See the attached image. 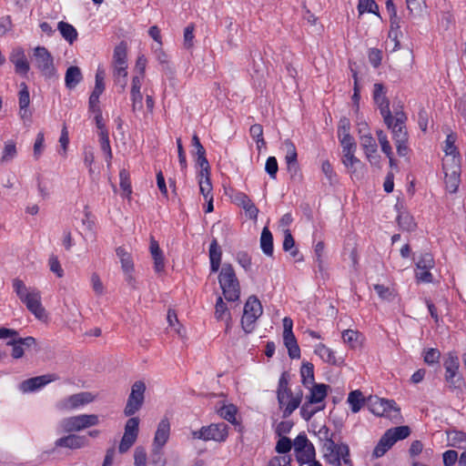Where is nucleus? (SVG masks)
<instances>
[{
  "instance_id": "nucleus-15",
  "label": "nucleus",
  "mask_w": 466,
  "mask_h": 466,
  "mask_svg": "<svg viewBox=\"0 0 466 466\" xmlns=\"http://www.w3.org/2000/svg\"><path fill=\"white\" fill-rule=\"evenodd\" d=\"M57 377L56 374L36 376L22 381L20 384V390L23 392H32L45 387L52 381H55Z\"/></svg>"
},
{
  "instance_id": "nucleus-24",
  "label": "nucleus",
  "mask_w": 466,
  "mask_h": 466,
  "mask_svg": "<svg viewBox=\"0 0 466 466\" xmlns=\"http://www.w3.org/2000/svg\"><path fill=\"white\" fill-rule=\"evenodd\" d=\"M83 79L81 70L78 66H71L66 69L65 84L68 89H74Z\"/></svg>"
},
{
  "instance_id": "nucleus-10",
  "label": "nucleus",
  "mask_w": 466,
  "mask_h": 466,
  "mask_svg": "<svg viewBox=\"0 0 466 466\" xmlns=\"http://www.w3.org/2000/svg\"><path fill=\"white\" fill-rule=\"evenodd\" d=\"M434 265V258L431 253L421 254L416 262L415 276L417 280L424 283L432 282L433 277L431 269Z\"/></svg>"
},
{
  "instance_id": "nucleus-53",
  "label": "nucleus",
  "mask_w": 466,
  "mask_h": 466,
  "mask_svg": "<svg viewBox=\"0 0 466 466\" xmlns=\"http://www.w3.org/2000/svg\"><path fill=\"white\" fill-rule=\"evenodd\" d=\"M18 103L19 108L24 109L25 107H28L30 104V94L28 87L25 83L20 84V91L18 93Z\"/></svg>"
},
{
  "instance_id": "nucleus-5",
  "label": "nucleus",
  "mask_w": 466,
  "mask_h": 466,
  "mask_svg": "<svg viewBox=\"0 0 466 466\" xmlns=\"http://www.w3.org/2000/svg\"><path fill=\"white\" fill-rule=\"evenodd\" d=\"M32 60L45 77L51 78L56 75L53 56L45 46L34 48Z\"/></svg>"
},
{
  "instance_id": "nucleus-28",
  "label": "nucleus",
  "mask_w": 466,
  "mask_h": 466,
  "mask_svg": "<svg viewBox=\"0 0 466 466\" xmlns=\"http://www.w3.org/2000/svg\"><path fill=\"white\" fill-rule=\"evenodd\" d=\"M394 444L395 442L391 440V436L385 432L375 446L373 456L376 458L382 457Z\"/></svg>"
},
{
  "instance_id": "nucleus-48",
  "label": "nucleus",
  "mask_w": 466,
  "mask_h": 466,
  "mask_svg": "<svg viewBox=\"0 0 466 466\" xmlns=\"http://www.w3.org/2000/svg\"><path fill=\"white\" fill-rule=\"evenodd\" d=\"M283 249L285 251H289L292 258H296L299 255V249L295 248V240L289 229L285 231Z\"/></svg>"
},
{
  "instance_id": "nucleus-40",
  "label": "nucleus",
  "mask_w": 466,
  "mask_h": 466,
  "mask_svg": "<svg viewBox=\"0 0 466 466\" xmlns=\"http://www.w3.org/2000/svg\"><path fill=\"white\" fill-rule=\"evenodd\" d=\"M295 454L299 466H303L304 464H308L316 460V450L314 446L307 448L303 451Z\"/></svg>"
},
{
  "instance_id": "nucleus-17",
  "label": "nucleus",
  "mask_w": 466,
  "mask_h": 466,
  "mask_svg": "<svg viewBox=\"0 0 466 466\" xmlns=\"http://www.w3.org/2000/svg\"><path fill=\"white\" fill-rule=\"evenodd\" d=\"M360 145L370 164L377 165L380 161V156L377 155V143L370 134L360 137Z\"/></svg>"
},
{
  "instance_id": "nucleus-6",
  "label": "nucleus",
  "mask_w": 466,
  "mask_h": 466,
  "mask_svg": "<svg viewBox=\"0 0 466 466\" xmlns=\"http://www.w3.org/2000/svg\"><path fill=\"white\" fill-rule=\"evenodd\" d=\"M385 125L391 130L394 142L408 140L409 136L406 128L407 116L402 110L395 111L394 116L390 118H383Z\"/></svg>"
},
{
  "instance_id": "nucleus-30",
  "label": "nucleus",
  "mask_w": 466,
  "mask_h": 466,
  "mask_svg": "<svg viewBox=\"0 0 466 466\" xmlns=\"http://www.w3.org/2000/svg\"><path fill=\"white\" fill-rule=\"evenodd\" d=\"M301 382L305 387L315 383L314 365L311 362L305 361L300 368Z\"/></svg>"
},
{
  "instance_id": "nucleus-60",
  "label": "nucleus",
  "mask_w": 466,
  "mask_h": 466,
  "mask_svg": "<svg viewBox=\"0 0 466 466\" xmlns=\"http://www.w3.org/2000/svg\"><path fill=\"white\" fill-rule=\"evenodd\" d=\"M378 140L380 144L381 150L386 156L393 155L392 148L388 140L386 134L382 130L377 131Z\"/></svg>"
},
{
  "instance_id": "nucleus-33",
  "label": "nucleus",
  "mask_w": 466,
  "mask_h": 466,
  "mask_svg": "<svg viewBox=\"0 0 466 466\" xmlns=\"http://www.w3.org/2000/svg\"><path fill=\"white\" fill-rule=\"evenodd\" d=\"M442 168L444 173L461 172V157L460 155L446 156L442 160Z\"/></svg>"
},
{
  "instance_id": "nucleus-50",
  "label": "nucleus",
  "mask_w": 466,
  "mask_h": 466,
  "mask_svg": "<svg viewBox=\"0 0 466 466\" xmlns=\"http://www.w3.org/2000/svg\"><path fill=\"white\" fill-rule=\"evenodd\" d=\"M295 453L303 451L305 449L314 446L304 432L299 433L292 442Z\"/></svg>"
},
{
  "instance_id": "nucleus-21",
  "label": "nucleus",
  "mask_w": 466,
  "mask_h": 466,
  "mask_svg": "<svg viewBox=\"0 0 466 466\" xmlns=\"http://www.w3.org/2000/svg\"><path fill=\"white\" fill-rule=\"evenodd\" d=\"M210 270L212 273L218 271L221 264L222 250L216 238H213L209 245Z\"/></svg>"
},
{
  "instance_id": "nucleus-8",
  "label": "nucleus",
  "mask_w": 466,
  "mask_h": 466,
  "mask_svg": "<svg viewBox=\"0 0 466 466\" xmlns=\"http://www.w3.org/2000/svg\"><path fill=\"white\" fill-rule=\"evenodd\" d=\"M146 384L142 380H137L131 388L124 413L130 417L137 412L143 406L145 400Z\"/></svg>"
},
{
  "instance_id": "nucleus-46",
  "label": "nucleus",
  "mask_w": 466,
  "mask_h": 466,
  "mask_svg": "<svg viewBox=\"0 0 466 466\" xmlns=\"http://www.w3.org/2000/svg\"><path fill=\"white\" fill-rule=\"evenodd\" d=\"M138 431L139 419L137 417H132L126 422L124 436L137 438Z\"/></svg>"
},
{
  "instance_id": "nucleus-31",
  "label": "nucleus",
  "mask_w": 466,
  "mask_h": 466,
  "mask_svg": "<svg viewBox=\"0 0 466 466\" xmlns=\"http://www.w3.org/2000/svg\"><path fill=\"white\" fill-rule=\"evenodd\" d=\"M260 248L265 255L272 256V254H273V236L270 232V230L267 227H265L261 232Z\"/></svg>"
},
{
  "instance_id": "nucleus-52",
  "label": "nucleus",
  "mask_w": 466,
  "mask_h": 466,
  "mask_svg": "<svg viewBox=\"0 0 466 466\" xmlns=\"http://www.w3.org/2000/svg\"><path fill=\"white\" fill-rule=\"evenodd\" d=\"M292 446L293 444L291 440L286 436H282L277 441L275 451L279 454L289 455V452L291 451Z\"/></svg>"
},
{
  "instance_id": "nucleus-13",
  "label": "nucleus",
  "mask_w": 466,
  "mask_h": 466,
  "mask_svg": "<svg viewBox=\"0 0 466 466\" xmlns=\"http://www.w3.org/2000/svg\"><path fill=\"white\" fill-rule=\"evenodd\" d=\"M89 441L85 435H76L68 433L66 436H63L55 441L56 448H67L70 450H79L88 446Z\"/></svg>"
},
{
  "instance_id": "nucleus-62",
  "label": "nucleus",
  "mask_w": 466,
  "mask_h": 466,
  "mask_svg": "<svg viewBox=\"0 0 466 466\" xmlns=\"http://www.w3.org/2000/svg\"><path fill=\"white\" fill-rule=\"evenodd\" d=\"M163 447L153 446L151 451V463L156 466H164L166 464V460L163 457Z\"/></svg>"
},
{
  "instance_id": "nucleus-37",
  "label": "nucleus",
  "mask_w": 466,
  "mask_h": 466,
  "mask_svg": "<svg viewBox=\"0 0 466 466\" xmlns=\"http://www.w3.org/2000/svg\"><path fill=\"white\" fill-rule=\"evenodd\" d=\"M215 318L217 320H224L225 319H231V313L228 310L227 304L224 302L222 297H218L215 305Z\"/></svg>"
},
{
  "instance_id": "nucleus-18",
  "label": "nucleus",
  "mask_w": 466,
  "mask_h": 466,
  "mask_svg": "<svg viewBox=\"0 0 466 466\" xmlns=\"http://www.w3.org/2000/svg\"><path fill=\"white\" fill-rule=\"evenodd\" d=\"M142 81V76H134L132 77L130 95L132 101V110L134 112L140 111L143 108V96L140 92Z\"/></svg>"
},
{
  "instance_id": "nucleus-36",
  "label": "nucleus",
  "mask_w": 466,
  "mask_h": 466,
  "mask_svg": "<svg viewBox=\"0 0 466 466\" xmlns=\"http://www.w3.org/2000/svg\"><path fill=\"white\" fill-rule=\"evenodd\" d=\"M315 353L319 355L323 361L329 364L336 365L338 363L334 351L324 344L320 343L317 345Z\"/></svg>"
},
{
  "instance_id": "nucleus-34",
  "label": "nucleus",
  "mask_w": 466,
  "mask_h": 466,
  "mask_svg": "<svg viewBox=\"0 0 466 466\" xmlns=\"http://www.w3.org/2000/svg\"><path fill=\"white\" fill-rule=\"evenodd\" d=\"M116 256L121 262V268L124 272H132L134 269V263L131 255L122 247L116 249Z\"/></svg>"
},
{
  "instance_id": "nucleus-4",
  "label": "nucleus",
  "mask_w": 466,
  "mask_h": 466,
  "mask_svg": "<svg viewBox=\"0 0 466 466\" xmlns=\"http://www.w3.org/2000/svg\"><path fill=\"white\" fill-rule=\"evenodd\" d=\"M262 312L263 309L259 299L256 296H250L244 305L241 318V326L245 333L248 334L254 330L255 323Z\"/></svg>"
},
{
  "instance_id": "nucleus-56",
  "label": "nucleus",
  "mask_w": 466,
  "mask_h": 466,
  "mask_svg": "<svg viewBox=\"0 0 466 466\" xmlns=\"http://www.w3.org/2000/svg\"><path fill=\"white\" fill-rule=\"evenodd\" d=\"M441 352L438 349L431 348L424 351L423 360L428 365H433L439 362Z\"/></svg>"
},
{
  "instance_id": "nucleus-32",
  "label": "nucleus",
  "mask_w": 466,
  "mask_h": 466,
  "mask_svg": "<svg viewBox=\"0 0 466 466\" xmlns=\"http://www.w3.org/2000/svg\"><path fill=\"white\" fill-rule=\"evenodd\" d=\"M17 156L16 144L14 140L10 139L5 142L0 163H8Z\"/></svg>"
},
{
  "instance_id": "nucleus-54",
  "label": "nucleus",
  "mask_w": 466,
  "mask_h": 466,
  "mask_svg": "<svg viewBox=\"0 0 466 466\" xmlns=\"http://www.w3.org/2000/svg\"><path fill=\"white\" fill-rule=\"evenodd\" d=\"M289 374L288 371H284L281 373L280 378L279 380L278 384V390H277V398L278 401L281 402V400L283 399V393L285 390L289 388Z\"/></svg>"
},
{
  "instance_id": "nucleus-49",
  "label": "nucleus",
  "mask_w": 466,
  "mask_h": 466,
  "mask_svg": "<svg viewBox=\"0 0 466 466\" xmlns=\"http://www.w3.org/2000/svg\"><path fill=\"white\" fill-rule=\"evenodd\" d=\"M249 134L256 140L258 149L266 145V141L263 138V127L260 124L252 125L249 128Z\"/></svg>"
},
{
  "instance_id": "nucleus-3",
  "label": "nucleus",
  "mask_w": 466,
  "mask_h": 466,
  "mask_svg": "<svg viewBox=\"0 0 466 466\" xmlns=\"http://www.w3.org/2000/svg\"><path fill=\"white\" fill-rule=\"evenodd\" d=\"M367 404L370 412L376 416L386 417L395 423L401 420L400 409L393 400L370 396L367 400Z\"/></svg>"
},
{
  "instance_id": "nucleus-63",
  "label": "nucleus",
  "mask_w": 466,
  "mask_h": 466,
  "mask_svg": "<svg viewBox=\"0 0 466 466\" xmlns=\"http://www.w3.org/2000/svg\"><path fill=\"white\" fill-rule=\"evenodd\" d=\"M374 289L379 295V297L381 298L382 299L390 301L394 298L393 291L390 288L385 287L384 285L376 284L374 285Z\"/></svg>"
},
{
  "instance_id": "nucleus-2",
  "label": "nucleus",
  "mask_w": 466,
  "mask_h": 466,
  "mask_svg": "<svg viewBox=\"0 0 466 466\" xmlns=\"http://www.w3.org/2000/svg\"><path fill=\"white\" fill-rule=\"evenodd\" d=\"M218 283L226 300L235 302L240 297V284L231 264L225 263L218 275Z\"/></svg>"
},
{
  "instance_id": "nucleus-25",
  "label": "nucleus",
  "mask_w": 466,
  "mask_h": 466,
  "mask_svg": "<svg viewBox=\"0 0 466 466\" xmlns=\"http://www.w3.org/2000/svg\"><path fill=\"white\" fill-rule=\"evenodd\" d=\"M238 412V409L234 404L223 405L218 410V413L221 418L228 420L231 424L238 427V431H241L242 426L236 419V414Z\"/></svg>"
},
{
  "instance_id": "nucleus-1",
  "label": "nucleus",
  "mask_w": 466,
  "mask_h": 466,
  "mask_svg": "<svg viewBox=\"0 0 466 466\" xmlns=\"http://www.w3.org/2000/svg\"><path fill=\"white\" fill-rule=\"evenodd\" d=\"M445 388L457 397L463 393L466 387L465 380L460 372L459 358L450 352L443 361Z\"/></svg>"
},
{
  "instance_id": "nucleus-45",
  "label": "nucleus",
  "mask_w": 466,
  "mask_h": 466,
  "mask_svg": "<svg viewBox=\"0 0 466 466\" xmlns=\"http://www.w3.org/2000/svg\"><path fill=\"white\" fill-rule=\"evenodd\" d=\"M200 193L203 195L205 200L212 195V185L210 181V175L198 176Z\"/></svg>"
},
{
  "instance_id": "nucleus-9",
  "label": "nucleus",
  "mask_w": 466,
  "mask_h": 466,
  "mask_svg": "<svg viewBox=\"0 0 466 466\" xmlns=\"http://www.w3.org/2000/svg\"><path fill=\"white\" fill-rule=\"evenodd\" d=\"M95 400L91 392L82 391L60 400L56 407L60 411H70L83 407Z\"/></svg>"
},
{
  "instance_id": "nucleus-27",
  "label": "nucleus",
  "mask_w": 466,
  "mask_h": 466,
  "mask_svg": "<svg viewBox=\"0 0 466 466\" xmlns=\"http://www.w3.org/2000/svg\"><path fill=\"white\" fill-rule=\"evenodd\" d=\"M448 445L453 448L466 450V433L460 431L447 432Z\"/></svg>"
},
{
  "instance_id": "nucleus-42",
  "label": "nucleus",
  "mask_w": 466,
  "mask_h": 466,
  "mask_svg": "<svg viewBox=\"0 0 466 466\" xmlns=\"http://www.w3.org/2000/svg\"><path fill=\"white\" fill-rule=\"evenodd\" d=\"M79 420L81 431L96 426L99 424V416L96 414H79L77 415Z\"/></svg>"
},
{
  "instance_id": "nucleus-16",
  "label": "nucleus",
  "mask_w": 466,
  "mask_h": 466,
  "mask_svg": "<svg viewBox=\"0 0 466 466\" xmlns=\"http://www.w3.org/2000/svg\"><path fill=\"white\" fill-rule=\"evenodd\" d=\"M9 59L14 64L15 71L16 74L21 76L27 75L30 69V66L23 48L18 47L14 49L9 56Z\"/></svg>"
},
{
  "instance_id": "nucleus-59",
  "label": "nucleus",
  "mask_w": 466,
  "mask_h": 466,
  "mask_svg": "<svg viewBox=\"0 0 466 466\" xmlns=\"http://www.w3.org/2000/svg\"><path fill=\"white\" fill-rule=\"evenodd\" d=\"M119 178H120V187L123 190L124 194L127 197H128L132 193L128 172L125 169H122L119 172Z\"/></svg>"
},
{
  "instance_id": "nucleus-7",
  "label": "nucleus",
  "mask_w": 466,
  "mask_h": 466,
  "mask_svg": "<svg viewBox=\"0 0 466 466\" xmlns=\"http://www.w3.org/2000/svg\"><path fill=\"white\" fill-rule=\"evenodd\" d=\"M228 425L224 422H220L202 427L199 431H194L192 435L194 439L222 442L228 438Z\"/></svg>"
},
{
  "instance_id": "nucleus-26",
  "label": "nucleus",
  "mask_w": 466,
  "mask_h": 466,
  "mask_svg": "<svg viewBox=\"0 0 466 466\" xmlns=\"http://www.w3.org/2000/svg\"><path fill=\"white\" fill-rule=\"evenodd\" d=\"M347 402L350 404L351 411L357 413L365 405L366 399L360 390H355L349 393Z\"/></svg>"
},
{
  "instance_id": "nucleus-64",
  "label": "nucleus",
  "mask_w": 466,
  "mask_h": 466,
  "mask_svg": "<svg viewBox=\"0 0 466 466\" xmlns=\"http://www.w3.org/2000/svg\"><path fill=\"white\" fill-rule=\"evenodd\" d=\"M265 170L271 178H276L279 170V166L277 158L275 157H268L265 165Z\"/></svg>"
},
{
  "instance_id": "nucleus-58",
  "label": "nucleus",
  "mask_w": 466,
  "mask_h": 466,
  "mask_svg": "<svg viewBox=\"0 0 466 466\" xmlns=\"http://www.w3.org/2000/svg\"><path fill=\"white\" fill-rule=\"evenodd\" d=\"M291 455L281 454L272 457L267 466H291Z\"/></svg>"
},
{
  "instance_id": "nucleus-22",
  "label": "nucleus",
  "mask_w": 466,
  "mask_h": 466,
  "mask_svg": "<svg viewBox=\"0 0 466 466\" xmlns=\"http://www.w3.org/2000/svg\"><path fill=\"white\" fill-rule=\"evenodd\" d=\"M311 386L312 387L310 388V393L307 397L309 403L315 404L324 400L325 398L327 397L329 386L323 383H314L311 384Z\"/></svg>"
},
{
  "instance_id": "nucleus-43",
  "label": "nucleus",
  "mask_w": 466,
  "mask_h": 466,
  "mask_svg": "<svg viewBox=\"0 0 466 466\" xmlns=\"http://www.w3.org/2000/svg\"><path fill=\"white\" fill-rule=\"evenodd\" d=\"M357 8L360 15L371 13L379 15V6L374 0H359Z\"/></svg>"
},
{
  "instance_id": "nucleus-55",
  "label": "nucleus",
  "mask_w": 466,
  "mask_h": 466,
  "mask_svg": "<svg viewBox=\"0 0 466 466\" xmlns=\"http://www.w3.org/2000/svg\"><path fill=\"white\" fill-rule=\"evenodd\" d=\"M105 76H106L105 70L103 68L98 67L96 70V76H95L96 83H95L94 90L92 91L93 93L101 95L104 92V90H105V83H104Z\"/></svg>"
},
{
  "instance_id": "nucleus-12",
  "label": "nucleus",
  "mask_w": 466,
  "mask_h": 466,
  "mask_svg": "<svg viewBox=\"0 0 466 466\" xmlns=\"http://www.w3.org/2000/svg\"><path fill=\"white\" fill-rule=\"evenodd\" d=\"M23 303L36 319H44L46 318V309L41 303V294L37 289L33 288L31 294L25 298Z\"/></svg>"
},
{
  "instance_id": "nucleus-61",
  "label": "nucleus",
  "mask_w": 466,
  "mask_h": 466,
  "mask_svg": "<svg viewBox=\"0 0 466 466\" xmlns=\"http://www.w3.org/2000/svg\"><path fill=\"white\" fill-rule=\"evenodd\" d=\"M134 466H147V451L144 447L137 446L134 451Z\"/></svg>"
},
{
  "instance_id": "nucleus-41",
  "label": "nucleus",
  "mask_w": 466,
  "mask_h": 466,
  "mask_svg": "<svg viewBox=\"0 0 466 466\" xmlns=\"http://www.w3.org/2000/svg\"><path fill=\"white\" fill-rule=\"evenodd\" d=\"M386 432L391 436V440L396 443L398 441L404 440L410 434V429L408 426H399L391 428Z\"/></svg>"
},
{
  "instance_id": "nucleus-14",
  "label": "nucleus",
  "mask_w": 466,
  "mask_h": 466,
  "mask_svg": "<svg viewBox=\"0 0 466 466\" xmlns=\"http://www.w3.org/2000/svg\"><path fill=\"white\" fill-rule=\"evenodd\" d=\"M283 399L281 400V402H279V406H285V409L283 410V417L287 418L290 416L295 410H297L302 400V390H299V392L296 393V395H293L290 389H287L285 392H282Z\"/></svg>"
},
{
  "instance_id": "nucleus-20",
  "label": "nucleus",
  "mask_w": 466,
  "mask_h": 466,
  "mask_svg": "<svg viewBox=\"0 0 466 466\" xmlns=\"http://www.w3.org/2000/svg\"><path fill=\"white\" fill-rule=\"evenodd\" d=\"M170 423L167 419H162L155 433L153 446L164 447L169 438Z\"/></svg>"
},
{
  "instance_id": "nucleus-35",
  "label": "nucleus",
  "mask_w": 466,
  "mask_h": 466,
  "mask_svg": "<svg viewBox=\"0 0 466 466\" xmlns=\"http://www.w3.org/2000/svg\"><path fill=\"white\" fill-rule=\"evenodd\" d=\"M98 137H99V144H100L101 150L104 152V154L106 156V160L107 162V165L109 166L110 161L113 157V154H112V149H111V146H110L108 131L107 130L99 131Z\"/></svg>"
},
{
  "instance_id": "nucleus-19",
  "label": "nucleus",
  "mask_w": 466,
  "mask_h": 466,
  "mask_svg": "<svg viewBox=\"0 0 466 466\" xmlns=\"http://www.w3.org/2000/svg\"><path fill=\"white\" fill-rule=\"evenodd\" d=\"M81 431V427L77 415L63 418L56 426L58 434L72 433Z\"/></svg>"
},
{
  "instance_id": "nucleus-38",
  "label": "nucleus",
  "mask_w": 466,
  "mask_h": 466,
  "mask_svg": "<svg viewBox=\"0 0 466 466\" xmlns=\"http://www.w3.org/2000/svg\"><path fill=\"white\" fill-rule=\"evenodd\" d=\"M445 174L446 188L450 193H455L458 190L461 182V172H447Z\"/></svg>"
},
{
  "instance_id": "nucleus-51",
  "label": "nucleus",
  "mask_w": 466,
  "mask_h": 466,
  "mask_svg": "<svg viewBox=\"0 0 466 466\" xmlns=\"http://www.w3.org/2000/svg\"><path fill=\"white\" fill-rule=\"evenodd\" d=\"M457 139V135L455 133H450L446 137L445 145H444V152L446 156L451 155H460L457 147L455 146V142Z\"/></svg>"
},
{
  "instance_id": "nucleus-39",
  "label": "nucleus",
  "mask_w": 466,
  "mask_h": 466,
  "mask_svg": "<svg viewBox=\"0 0 466 466\" xmlns=\"http://www.w3.org/2000/svg\"><path fill=\"white\" fill-rule=\"evenodd\" d=\"M13 289L16 296L23 302L29 294H31L33 288H27L23 280L19 279H13Z\"/></svg>"
},
{
  "instance_id": "nucleus-47",
  "label": "nucleus",
  "mask_w": 466,
  "mask_h": 466,
  "mask_svg": "<svg viewBox=\"0 0 466 466\" xmlns=\"http://www.w3.org/2000/svg\"><path fill=\"white\" fill-rule=\"evenodd\" d=\"M114 65H127V46L121 42L114 49Z\"/></svg>"
},
{
  "instance_id": "nucleus-57",
  "label": "nucleus",
  "mask_w": 466,
  "mask_h": 466,
  "mask_svg": "<svg viewBox=\"0 0 466 466\" xmlns=\"http://www.w3.org/2000/svg\"><path fill=\"white\" fill-rule=\"evenodd\" d=\"M45 148V136L43 132H39L36 135L34 144L33 156L35 160L39 159Z\"/></svg>"
},
{
  "instance_id": "nucleus-44",
  "label": "nucleus",
  "mask_w": 466,
  "mask_h": 466,
  "mask_svg": "<svg viewBox=\"0 0 466 466\" xmlns=\"http://www.w3.org/2000/svg\"><path fill=\"white\" fill-rule=\"evenodd\" d=\"M283 146L286 150V156H285L286 163L293 164V165L297 164L298 163V159H297L298 154H297V149H296L294 143L289 139H286L283 142Z\"/></svg>"
},
{
  "instance_id": "nucleus-29",
  "label": "nucleus",
  "mask_w": 466,
  "mask_h": 466,
  "mask_svg": "<svg viewBox=\"0 0 466 466\" xmlns=\"http://www.w3.org/2000/svg\"><path fill=\"white\" fill-rule=\"evenodd\" d=\"M57 29L65 40H66L69 44H73L77 39L78 33L72 25L64 21H60L57 24Z\"/></svg>"
},
{
  "instance_id": "nucleus-23",
  "label": "nucleus",
  "mask_w": 466,
  "mask_h": 466,
  "mask_svg": "<svg viewBox=\"0 0 466 466\" xmlns=\"http://www.w3.org/2000/svg\"><path fill=\"white\" fill-rule=\"evenodd\" d=\"M350 455V448L346 443H339L332 454L325 453L324 457L327 459L328 462L334 466H341V459L342 457H347Z\"/></svg>"
},
{
  "instance_id": "nucleus-11",
  "label": "nucleus",
  "mask_w": 466,
  "mask_h": 466,
  "mask_svg": "<svg viewBox=\"0 0 466 466\" xmlns=\"http://www.w3.org/2000/svg\"><path fill=\"white\" fill-rule=\"evenodd\" d=\"M387 89L385 86L381 83H375L373 86V100L378 108L380 109V113L383 118H390V115L391 114L390 109V101L386 96Z\"/></svg>"
}]
</instances>
